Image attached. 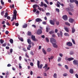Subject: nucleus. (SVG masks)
I'll list each match as a JSON object with an SVG mask.
<instances>
[{"instance_id": "obj_46", "label": "nucleus", "mask_w": 78, "mask_h": 78, "mask_svg": "<svg viewBox=\"0 0 78 78\" xmlns=\"http://www.w3.org/2000/svg\"><path fill=\"white\" fill-rule=\"evenodd\" d=\"M46 40L47 42H49V40L47 37H46Z\"/></svg>"}, {"instance_id": "obj_64", "label": "nucleus", "mask_w": 78, "mask_h": 78, "mask_svg": "<svg viewBox=\"0 0 78 78\" xmlns=\"http://www.w3.org/2000/svg\"><path fill=\"white\" fill-rule=\"evenodd\" d=\"M75 76L77 78H78V75L77 74H75Z\"/></svg>"}, {"instance_id": "obj_25", "label": "nucleus", "mask_w": 78, "mask_h": 78, "mask_svg": "<svg viewBox=\"0 0 78 78\" xmlns=\"http://www.w3.org/2000/svg\"><path fill=\"white\" fill-rule=\"evenodd\" d=\"M55 32H54V31H53V30H51V31L49 32V34H53Z\"/></svg>"}, {"instance_id": "obj_37", "label": "nucleus", "mask_w": 78, "mask_h": 78, "mask_svg": "<svg viewBox=\"0 0 78 78\" xmlns=\"http://www.w3.org/2000/svg\"><path fill=\"white\" fill-rule=\"evenodd\" d=\"M65 24H66L67 25L69 26H70V24L68 22H66Z\"/></svg>"}, {"instance_id": "obj_21", "label": "nucleus", "mask_w": 78, "mask_h": 78, "mask_svg": "<svg viewBox=\"0 0 78 78\" xmlns=\"http://www.w3.org/2000/svg\"><path fill=\"white\" fill-rule=\"evenodd\" d=\"M72 33H74L75 31V29H74V28H72Z\"/></svg>"}, {"instance_id": "obj_39", "label": "nucleus", "mask_w": 78, "mask_h": 78, "mask_svg": "<svg viewBox=\"0 0 78 78\" xmlns=\"http://www.w3.org/2000/svg\"><path fill=\"white\" fill-rule=\"evenodd\" d=\"M72 42H73V44H76V43L75 42V41L73 39H72Z\"/></svg>"}, {"instance_id": "obj_17", "label": "nucleus", "mask_w": 78, "mask_h": 78, "mask_svg": "<svg viewBox=\"0 0 78 78\" xmlns=\"http://www.w3.org/2000/svg\"><path fill=\"white\" fill-rule=\"evenodd\" d=\"M64 29L66 32H69V30L68 28L65 27L64 28Z\"/></svg>"}, {"instance_id": "obj_29", "label": "nucleus", "mask_w": 78, "mask_h": 78, "mask_svg": "<svg viewBox=\"0 0 78 78\" xmlns=\"http://www.w3.org/2000/svg\"><path fill=\"white\" fill-rule=\"evenodd\" d=\"M5 15H4V17H8V13L7 12H5Z\"/></svg>"}, {"instance_id": "obj_15", "label": "nucleus", "mask_w": 78, "mask_h": 78, "mask_svg": "<svg viewBox=\"0 0 78 78\" xmlns=\"http://www.w3.org/2000/svg\"><path fill=\"white\" fill-rule=\"evenodd\" d=\"M74 72V71L73 69H71L69 70V73L71 74H73Z\"/></svg>"}, {"instance_id": "obj_52", "label": "nucleus", "mask_w": 78, "mask_h": 78, "mask_svg": "<svg viewBox=\"0 0 78 78\" xmlns=\"http://www.w3.org/2000/svg\"><path fill=\"white\" fill-rule=\"evenodd\" d=\"M32 27L34 28H36V26L34 25H32Z\"/></svg>"}, {"instance_id": "obj_5", "label": "nucleus", "mask_w": 78, "mask_h": 78, "mask_svg": "<svg viewBox=\"0 0 78 78\" xmlns=\"http://www.w3.org/2000/svg\"><path fill=\"white\" fill-rule=\"evenodd\" d=\"M42 31L41 30V29H39L37 30V34L39 35L42 34Z\"/></svg>"}, {"instance_id": "obj_59", "label": "nucleus", "mask_w": 78, "mask_h": 78, "mask_svg": "<svg viewBox=\"0 0 78 78\" xmlns=\"http://www.w3.org/2000/svg\"><path fill=\"white\" fill-rule=\"evenodd\" d=\"M63 75V76H67V74L66 73H65V74H64Z\"/></svg>"}, {"instance_id": "obj_26", "label": "nucleus", "mask_w": 78, "mask_h": 78, "mask_svg": "<svg viewBox=\"0 0 78 78\" xmlns=\"http://www.w3.org/2000/svg\"><path fill=\"white\" fill-rule=\"evenodd\" d=\"M10 43H11V44H13V40H12V39H10Z\"/></svg>"}, {"instance_id": "obj_41", "label": "nucleus", "mask_w": 78, "mask_h": 78, "mask_svg": "<svg viewBox=\"0 0 78 78\" xmlns=\"http://www.w3.org/2000/svg\"><path fill=\"white\" fill-rule=\"evenodd\" d=\"M74 54V52L72 51H71L69 53V54L70 55H73Z\"/></svg>"}, {"instance_id": "obj_38", "label": "nucleus", "mask_w": 78, "mask_h": 78, "mask_svg": "<svg viewBox=\"0 0 78 78\" xmlns=\"http://www.w3.org/2000/svg\"><path fill=\"white\" fill-rule=\"evenodd\" d=\"M75 2L74 0H70V2L71 3H74Z\"/></svg>"}, {"instance_id": "obj_14", "label": "nucleus", "mask_w": 78, "mask_h": 78, "mask_svg": "<svg viewBox=\"0 0 78 78\" xmlns=\"http://www.w3.org/2000/svg\"><path fill=\"white\" fill-rule=\"evenodd\" d=\"M66 45L68 46H71L72 45V43L70 42H68L66 44Z\"/></svg>"}, {"instance_id": "obj_34", "label": "nucleus", "mask_w": 78, "mask_h": 78, "mask_svg": "<svg viewBox=\"0 0 78 78\" xmlns=\"http://www.w3.org/2000/svg\"><path fill=\"white\" fill-rule=\"evenodd\" d=\"M64 34L65 36H66L67 37L69 36V34H68L67 33H65Z\"/></svg>"}, {"instance_id": "obj_9", "label": "nucleus", "mask_w": 78, "mask_h": 78, "mask_svg": "<svg viewBox=\"0 0 78 78\" xmlns=\"http://www.w3.org/2000/svg\"><path fill=\"white\" fill-rule=\"evenodd\" d=\"M32 40L34 41H37V40L35 38V37L34 36H32L31 37Z\"/></svg>"}, {"instance_id": "obj_47", "label": "nucleus", "mask_w": 78, "mask_h": 78, "mask_svg": "<svg viewBox=\"0 0 78 78\" xmlns=\"http://www.w3.org/2000/svg\"><path fill=\"white\" fill-rule=\"evenodd\" d=\"M1 4H2V5H4V2H3V0H1Z\"/></svg>"}, {"instance_id": "obj_55", "label": "nucleus", "mask_w": 78, "mask_h": 78, "mask_svg": "<svg viewBox=\"0 0 78 78\" xmlns=\"http://www.w3.org/2000/svg\"><path fill=\"white\" fill-rule=\"evenodd\" d=\"M58 30L57 29H55V33H57L58 32Z\"/></svg>"}, {"instance_id": "obj_32", "label": "nucleus", "mask_w": 78, "mask_h": 78, "mask_svg": "<svg viewBox=\"0 0 78 78\" xmlns=\"http://www.w3.org/2000/svg\"><path fill=\"white\" fill-rule=\"evenodd\" d=\"M14 19H15V16H13V17L12 18V19L11 20V22L13 21Z\"/></svg>"}, {"instance_id": "obj_60", "label": "nucleus", "mask_w": 78, "mask_h": 78, "mask_svg": "<svg viewBox=\"0 0 78 78\" xmlns=\"http://www.w3.org/2000/svg\"><path fill=\"white\" fill-rule=\"evenodd\" d=\"M7 19L8 20H10L11 19V18L10 16H7Z\"/></svg>"}, {"instance_id": "obj_56", "label": "nucleus", "mask_w": 78, "mask_h": 78, "mask_svg": "<svg viewBox=\"0 0 78 78\" xmlns=\"http://www.w3.org/2000/svg\"><path fill=\"white\" fill-rule=\"evenodd\" d=\"M43 75L44 76H47V74L46 73H43Z\"/></svg>"}, {"instance_id": "obj_4", "label": "nucleus", "mask_w": 78, "mask_h": 78, "mask_svg": "<svg viewBox=\"0 0 78 78\" xmlns=\"http://www.w3.org/2000/svg\"><path fill=\"white\" fill-rule=\"evenodd\" d=\"M13 14H14V15H13V16H15V20H16V16H17L16 15L17 14V12L16 9L14 10V11H13Z\"/></svg>"}, {"instance_id": "obj_28", "label": "nucleus", "mask_w": 78, "mask_h": 78, "mask_svg": "<svg viewBox=\"0 0 78 78\" xmlns=\"http://www.w3.org/2000/svg\"><path fill=\"white\" fill-rule=\"evenodd\" d=\"M19 40L21 41H23V39L22 37L18 38Z\"/></svg>"}, {"instance_id": "obj_62", "label": "nucleus", "mask_w": 78, "mask_h": 78, "mask_svg": "<svg viewBox=\"0 0 78 78\" xmlns=\"http://www.w3.org/2000/svg\"><path fill=\"white\" fill-rule=\"evenodd\" d=\"M13 52V50L12 49H10V53H12Z\"/></svg>"}, {"instance_id": "obj_57", "label": "nucleus", "mask_w": 78, "mask_h": 78, "mask_svg": "<svg viewBox=\"0 0 78 78\" xmlns=\"http://www.w3.org/2000/svg\"><path fill=\"white\" fill-rule=\"evenodd\" d=\"M19 24L18 23H15V26L16 27L18 26Z\"/></svg>"}, {"instance_id": "obj_50", "label": "nucleus", "mask_w": 78, "mask_h": 78, "mask_svg": "<svg viewBox=\"0 0 78 78\" xmlns=\"http://www.w3.org/2000/svg\"><path fill=\"white\" fill-rule=\"evenodd\" d=\"M44 6L45 8H47V5L46 4H45V3L44 4Z\"/></svg>"}, {"instance_id": "obj_49", "label": "nucleus", "mask_w": 78, "mask_h": 78, "mask_svg": "<svg viewBox=\"0 0 78 78\" xmlns=\"http://www.w3.org/2000/svg\"><path fill=\"white\" fill-rule=\"evenodd\" d=\"M46 14L47 16H49L50 15V13L49 12L46 13Z\"/></svg>"}, {"instance_id": "obj_22", "label": "nucleus", "mask_w": 78, "mask_h": 78, "mask_svg": "<svg viewBox=\"0 0 78 78\" xmlns=\"http://www.w3.org/2000/svg\"><path fill=\"white\" fill-rule=\"evenodd\" d=\"M65 10L66 11H67V12H69V11H70L69 8L68 7H67V8H66Z\"/></svg>"}, {"instance_id": "obj_12", "label": "nucleus", "mask_w": 78, "mask_h": 78, "mask_svg": "<svg viewBox=\"0 0 78 78\" xmlns=\"http://www.w3.org/2000/svg\"><path fill=\"white\" fill-rule=\"evenodd\" d=\"M73 62L74 65H76L78 63V61L76 60H75L73 61Z\"/></svg>"}, {"instance_id": "obj_11", "label": "nucleus", "mask_w": 78, "mask_h": 78, "mask_svg": "<svg viewBox=\"0 0 78 78\" xmlns=\"http://www.w3.org/2000/svg\"><path fill=\"white\" fill-rule=\"evenodd\" d=\"M69 21L70 23H72L74 22V20L73 18H69Z\"/></svg>"}, {"instance_id": "obj_30", "label": "nucleus", "mask_w": 78, "mask_h": 78, "mask_svg": "<svg viewBox=\"0 0 78 78\" xmlns=\"http://www.w3.org/2000/svg\"><path fill=\"white\" fill-rule=\"evenodd\" d=\"M51 49L50 48H48L47 49V51L48 52H50L51 51Z\"/></svg>"}, {"instance_id": "obj_61", "label": "nucleus", "mask_w": 78, "mask_h": 78, "mask_svg": "<svg viewBox=\"0 0 78 78\" xmlns=\"http://www.w3.org/2000/svg\"><path fill=\"white\" fill-rule=\"evenodd\" d=\"M52 36V37L55 38L56 37V35L55 34H53Z\"/></svg>"}, {"instance_id": "obj_53", "label": "nucleus", "mask_w": 78, "mask_h": 78, "mask_svg": "<svg viewBox=\"0 0 78 78\" xmlns=\"http://www.w3.org/2000/svg\"><path fill=\"white\" fill-rule=\"evenodd\" d=\"M30 54H31L32 55H34V53L32 51H31Z\"/></svg>"}, {"instance_id": "obj_44", "label": "nucleus", "mask_w": 78, "mask_h": 78, "mask_svg": "<svg viewBox=\"0 0 78 78\" xmlns=\"http://www.w3.org/2000/svg\"><path fill=\"white\" fill-rule=\"evenodd\" d=\"M2 45V46L4 47H5V46H6V43H4Z\"/></svg>"}, {"instance_id": "obj_31", "label": "nucleus", "mask_w": 78, "mask_h": 78, "mask_svg": "<svg viewBox=\"0 0 78 78\" xmlns=\"http://www.w3.org/2000/svg\"><path fill=\"white\" fill-rule=\"evenodd\" d=\"M27 34L28 35L30 36L31 35V32H30L29 31L27 32Z\"/></svg>"}, {"instance_id": "obj_63", "label": "nucleus", "mask_w": 78, "mask_h": 78, "mask_svg": "<svg viewBox=\"0 0 78 78\" xmlns=\"http://www.w3.org/2000/svg\"><path fill=\"white\" fill-rule=\"evenodd\" d=\"M4 11H3V12H2L1 13V15H2V16H3L4 15Z\"/></svg>"}, {"instance_id": "obj_54", "label": "nucleus", "mask_w": 78, "mask_h": 78, "mask_svg": "<svg viewBox=\"0 0 78 78\" xmlns=\"http://www.w3.org/2000/svg\"><path fill=\"white\" fill-rule=\"evenodd\" d=\"M49 31V30L48 27L46 28V32H48Z\"/></svg>"}, {"instance_id": "obj_24", "label": "nucleus", "mask_w": 78, "mask_h": 78, "mask_svg": "<svg viewBox=\"0 0 78 78\" xmlns=\"http://www.w3.org/2000/svg\"><path fill=\"white\" fill-rule=\"evenodd\" d=\"M53 77L54 78H57V74L56 73H55L53 75Z\"/></svg>"}, {"instance_id": "obj_6", "label": "nucleus", "mask_w": 78, "mask_h": 78, "mask_svg": "<svg viewBox=\"0 0 78 78\" xmlns=\"http://www.w3.org/2000/svg\"><path fill=\"white\" fill-rule=\"evenodd\" d=\"M57 34L58 37H60V36H61V37H63V33L62 32V31H60V33H57Z\"/></svg>"}, {"instance_id": "obj_10", "label": "nucleus", "mask_w": 78, "mask_h": 78, "mask_svg": "<svg viewBox=\"0 0 78 78\" xmlns=\"http://www.w3.org/2000/svg\"><path fill=\"white\" fill-rule=\"evenodd\" d=\"M42 20L41 18H36L35 20V21L37 22H42Z\"/></svg>"}, {"instance_id": "obj_19", "label": "nucleus", "mask_w": 78, "mask_h": 78, "mask_svg": "<svg viewBox=\"0 0 78 78\" xmlns=\"http://www.w3.org/2000/svg\"><path fill=\"white\" fill-rule=\"evenodd\" d=\"M27 27V24L25 23L24 25H23V28H26Z\"/></svg>"}, {"instance_id": "obj_16", "label": "nucleus", "mask_w": 78, "mask_h": 78, "mask_svg": "<svg viewBox=\"0 0 78 78\" xmlns=\"http://www.w3.org/2000/svg\"><path fill=\"white\" fill-rule=\"evenodd\" d=\"M27 42L29 44H31L32 43L31 42V40L30 39H28L27 41Z\"/></svg>"}, {"instance_id": "obj_43", "label": "nucleus", "mask_w": 78, "mask_h": 78, "mask_svg": "<svg viewBox=\"0 0 78 78\" xmlns=\"http://www.w3.org/2000/svg\"><path fill=\"white\" fill-rule=\"evenodd\" d=\"M19 68L21 69L22 68V66H21V64L20 63H19Z\"/></svg>"}, {"instance_id": "obj_42", "label": "nucleus", "mask_w": 78, "mask_h": 78, "mask_svg": "<svg viewBox=\"0 0 78 78\" xmlns=\"http://www.w3.org/2000/svg\"><path fill=\"white\" fill-rule=\"evenodd\" d=\"M41 5L42 7H43L44 4L43 2H41Z\"/></svg>"}, {"instance_id": "obj_27", "label": "nucleus", "mask_w": 78, "mask_h": 78, "mask_svg": "<svg viewBox=\"0 0 78 78\" xmlns=\"http://www.w3.org/2000/svg\"><path fill=\"white\" fill-rule=\"evenodd\" d=\"M48 67V64H45L44 66V67H43V68H47Z\"/></svg>"}, {"instance_id": "obj_35", "label": "nucleus", "mask_w": 78, "mask_h": 78, "mask_svg": "<svg viewBox=\"0 0 78 78\" xmlns=\"http://www.w3.org/2000/svg\"><path fill=\"white\" fill-rule=\"evenodd\" d=\"M62 58L61 57H59L58 59V61L59 62L61 61Z\"/></svg>"}, {"instance_id": "obj_18", "label": "nucleus", "mask_w": 78, "mask_h": 78, "mask_svg": "<svg viewBox=\"0 0 78 78\" xmlns=\"http://www.w3.org/2000/svg\"><path fill=\"white\" fill-rule=\"evenodd\" d=\"M74 2L75 3L76 5V6L77 7H78V1L77 0H74Z\"/></svg>"}, {"instance_id": "obj_20", "label": "nucleus", "mask_w": 78, "mask_h": 78, "mask_svg": "<svg viewBox=\"0 0 78 78\" xmlns=\"http://www.w3.org/2000/svg\"><path fill=\"white\" fill-rule=\"evenodd\" d=\"M31 47V46L30 44L28 45V47H27V49L28 50H30V48Z\"/></svg>"}, {"instance_id": "obj_48", "label": "nucleus", "mask_w": 78, "mask_h": 78, "mask_svg": "<svg viewBox=\"0 0 78 78\" xmlns=\"http://www.w3.org/2000/svg\"><path fill=\"white\" fill-rule=\"evenodd\" d=\"M23 51H24V52H26L27 51V50L26 49V48H23Z\"/></svg>"}, {"instance_id": "obj_8", "label": "nucleus", "mask_w": 78, "mask_h": 78, "mask_svg": "<svg viewBox=\"0 0 78 78\" xmlns=\"http://www.w3.org/2000/svg\"><path fill=\"white\" fill-rule=\"evenodd\" d=\"M49 23L51 24L52 25H55V22L54 21H53V20H49Z\"/></svg>"}, {"instance_id": "obj_7", "label": "nucleus", "mask_w": 78, "mask_h": 78, "mask_svg": "<svg viewBox=\"0 0 78 78\" xmlns=\"http://www.w3.org/2000/svg\"><path fill=\"white\" fill-rule=\"evenodd\" d=\"M62 19L64 20H67L68 19V16H67V15H64L62 16Z\"/></svg>"}, {"instance_id": "obj_45", "label": "nucleus", "mask_w": 78, "mask_h": 78, "mask_svg": "<svg viewBox=\"0 0 78 78\" xmlns=\"http://www.w3.org/2000/svg\"><path fill=\"white\" fill-rule=\"evenodd\" d=\"M45 2L47 3V4L48 5L49 4V2L48 1H47V0H44Z\"/></svg>"}, {"instance_id": "obj_2", "label": "nucleus", "mask_w": 78, "mask_h": 78, "mask_svg": "<svg viewBox=\"0 0 78 78\" xmlns=\"http://www.w3.org/2000/svg\"><path fill=\"white\" fill-rule=\"evenodd\" d=\"M56 40L55 39L51 38L50 39V42L52 44L56 43Z\"/></svg>"}, {"instance_id": "obj_23", "label": "nucleus", "mask_w": 78, "mask_h": 78, "mask_svg": "<svg viewBox=\"0 0 78 78\" xmlns=\"http://www.w3.org/2000/svg\"><path fill=\"white\" fill-rule=\"evenodd\" d=\"M42 51L44 54L45 55L47 53L46 51L44 50V48L42 49Z\"/></svg>"}, {"instance_id": "obj_1", "label": "nucleus", "mask_w": 78, "mask_h": 78, "mask_svg": "<svg viewBox=\"0 0 78 78\" xmlns=\"http://www.w3.org/2000/svg\"><path fill=\"white\" fill-rule=\"evenodd\" d=\"M40 62L39 61H37V66L38 68H39L40 69H41L43 66V65L41 64L40 65Z\"/></svg>"}, {"instance_id": "obj_51", "label": "nucleus", "mask_w": 78, "mask_h": 78, "mask_svg": "<svg viewBox=\"0 0 78 78\" xmlns=\"http://www.w3.org/2000/svg\"><path fill=\"white\" fill-rule=\"evenodd\" d=\"M65 67L66 68V69H69V67H68V66H67V65H65Z\"/></svg>"}, {"instance_id": "obj_33", "label": "nucleus", "mask_w": 78, "mask_h": 78, "mask_svg": "<svg viewBox=\"0 0 78 78\" xmlns=\"http://www.w3.org/2000/svg\"><path fill=\"white\" fill-rule=\"evenodd\" d=\"M4 42V41L3 40L1 39L0 40V43L1 44H2Z\"/></svg>"}, {"instance_id": "obj_3", "label": "nucleus", "mask_w": 78, "mask_h": 78, "mask_svg": "<svg viewBox=\"0 0 78 78\" xmlns=\"http://www.w3.org/2000/svg\"><path fill=\"white\" fill-rule=\"evenodd\" d=\"M65 59L66 61H72L74 59L73 58H68V57H66Z\"/></svg>"}, {"instance_id": "obj_36", "label": "nucleus", "mask_w": 78, "mask_h": 78, "mask_svg": "<svg viewBox=\"0 0 78 78\" xmlns=\"http://www.w3.org/2000/svg\"><path fill=\"white\" fill-rule=\"evenodd\" d=\"M10 8L11 9L13 8H14V4H13V5H12H12H10Z\"/></svg>"}, {"instance_id": "obj_13", "label": "nucleus", "mask_w": 78, "mask_h": 78, "mask_svg": "<svg viewBox=\"0 0 78 78\" xmlns=\"http://www.w3.org/2000/svg\"><path fill=\"white\" fill-rule=\"evenodd\" d=\"M52 46L54 47L55 48H57L58 47V45H57L56 43H54L52 44Z\"/></svg>"}, {"instance_id": "obj_40", "label": "nucleus", "mask_w": 78, "mask_h": 78, "mask_svg": "<svg viewBox=\"0 0 78 78\" xmlns=\"http://www.w3.org/2000/svg\"><path fill=\"white\" fill-rule=\"evenodd\" d=\"M55 10L58 12H60V10L59 9H56Z\"/></svg>"}, {"instance_id": "obj_58", "label": "nucleus", "mask_w": 78, "mask_h": 78, "mask_svg": "<svg viewBox=\"0 0 78 78\" xmlns=\"http://www.w3.org/2000/svg\"><path fill=\"white\" fill-rule=\"evenodd\" d=\"M9 34V32L8 31H5V34H6L8 35V34Z\"/></svg>"}]
</instances>
